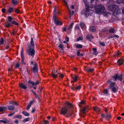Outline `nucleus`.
Wrapping results in <instances>:
<instances>
[{"label":"nucleus","mask_w":124,"mask_h":124,"mask_svg":"<svg viewBox=\"0 0 124 124\" xmlns=\"http://www.w3.org/2000/svg\"><path fill=\"white\" fill-rule=\"evenodd\" d=\"M11 2L14 5H16L17 3V1L16 0H12Z\"/></svg>","instance_id":"obj_37"},{"label":"nucleus","mask_w":124,"mask_h":124,"mask_svg":"<svg viewBox=\"0 0 124 124\" xmlns=\"http://www.w3.org/2000/svg\"><path fill=\"white\" fill-rule=\"evenodd\" d=\"M108 91L107 89H104L103 91V93L104 94H107Z\"/></svg>","instance_id":"obj_39"},{"label":"nucleus","mask_w":124,"mask_h":124,"mask_svg":"<svg viewBox=\"0 0 124 124\" xmlns=\"http://www.w3.org/2000/svg\"><path fill=\"white\" fill-rule=\"evenodd\" d=\"M118 63L119 65H121L124 64V59H119L118 61Z\"/></svg>","instance_id":"obj_15"},{"label":"nucleus","mask_w":124,"mask_h":124,"mask_svg":"<svg viewBox=\"0 0 124 124\" xmlns=\"http://www.w3.org/2000/svg\"><path fill=\"white\" fill-rule=\"evenodd\" d=\"M65 39L66 42H68L69 41V38L68 37H66L65 38Z\"/></svg>","instance_id":"obj_62"},{"label":"nucleus","mask_w":124,"mask_h":124,"mask_svg":"<svg viewBox=\"0 0 124 124\" xmlns=\"http://www.w3.org/2000/svg\"><path fill=\"white\" fill-rule=\"evenodd\" d=\"M4 40L3 38H1L0 40V45H3V44Z\"/></svg>","instance_id":"obj_42"},{"label":"nucleus","mask_w":124,"mask_h":124,"mask_svg":"<svg viewBox=\"0 0 124 124\" xmlns=\"http://www.w3.org/2000/svg\"><path fill=\"white\" fill-rule=\"evenodd\" d=\"M62 0L64 3V6L68 8V9L69 14H70V9L67 2L65 0Z\"/></svg>","instance_id":"obj_13"},{"label":"nucleus","mask_w":124,"mask_h":124,"mask_svg":"<svg viewBox=\"0 0 124 124\" xmlns=\"http://www.w3.org/2000/svg\"><path fill=\"white\" fill-rule=\"evenodd\" d=\"M85 103V101H83L80 102L78 104V105L80 107H81L82 106V105L84 104Z\"/></svg>","instance_id":"obj_36"},{"label":"nucleus","mask_w":124,"mask_h":124,"mask_svg":"<svg viewBox=\"0 0 124 124\" xmlns=\"http://www.w3.org/2000/svg\"><path fill=\"white\" fill-rule=\"evenodd\" d=\"M71 89L72 90H75V87L74 86V84L71 86Z\"/></svg>","instance_id":"obj_48"},{"label":"nucleus","mask_w":124,"mask_h":124,"mask_svg":"<svg viewBox=\"0 0 124 124\" xmlns=\"http://www.w3.org/2000/svg\"><path fill=\"white\" fill-rule=\"evenodd\" d=\"M64 75L63 74L61 73H58V77H59L61 78H62L64 77Z\"/></svg>","instance_id":"obj_33"},{"label":"nucleus","mask_w":124,"mask_h":124,"mask_svg":"<svg viewBox=\"0 0 124 124\" xmlns=\"http://www.w3.org/2000/svg\"><path fill=\"white\" fill-rule=\"evenodd\" d=\"M38 64L36 62H35L34 64V66L31 69V71L33 72H37L38 70Z\"/></svg>","instance_id":"obj_10"},{"label":"nucleus","mask_w":124,"mask_h":124,"mask_svg":"<svg viewBox=\"0 0 124 124\" xmlns=\"http://www.w3.org/2000/svg\"><path fill=\"white\" fill-rule=\"evenodd\" d=\"M7 121H4L3 120H0V123L3 122L4 124L7 123Z\"/></svg>","instance_id":"obj_53"},{"label":"nucleus","mask_w":124,"mask_h":124,"mask_svg":"<svg viewBox=\"0 0 124 124\" xmlns=\"http://www.w3.org/2000/svg\"><path fill=\"white\" fill-rule=\"evenodd\" d=\"M8 19L9 21L10 22L12 21V18L11 16H8Z\"/></svg>","instance_id":"obj_44"},{"label":"nucleus","mask_w":124,"mask_h":124,"mask_svg":"<svg viewBox=\"0 0 124 124\" xmlns=\"http://www.w3.org/2000/svg\"><path fill=\"white\" fill-rule=\"evenodd\" d=\"M58 47L61 49V50L62 51L63 50V46L62 44H59L58 46Z\"/></svg>","instance_id":"obj_38"},{"label":"nucleus","mask_w":124,"mask_h":124,"mask_svg":"<svg viewBox=\"0 0 124 124\" xmlns=\"http://www.w3.org/2000/svg\"><path fill=\"white\" fill-rule=\"evenodd\" d=\"M84 70L86 71L89 72H92L94 70V68H91L89 67H85L84 68Z\"/></svg>","instance_id":"obj_12"},{"label":"nucleus","mask_w":124,"mask_h":124,"mask_svg":"<svg viewBox=\"0 0 124 124\" xmlns=\"http://www.w3.org/2000/svg\"><path fill=\"white\" fill-rule=\"evenodd\" d=\"M112 81L110 79H109L108 80L106 83L107 84H109Z\"/></svg>","instance_id":"obj_60"},{"label":"nucleus","mask_w":124,"mask_h":124,"mask_svg":"<svg viewBox=\"0 0 124 124\" xmlns=\"http://www.w3.org/2000/svg\"><path fill=\"white\" fill-rule=\"evenodd\" d=\"M86 38L87 39L90 40L93 39V37L91 34H88L86 36Z\"/></svg>","instance_id":"obj_17"},{"label":"nucleus","mask_w":124,"mask_h":124,"mask_svg":"<svg viewBox=\"0 0 124 124\" xmlns=\"http://www.w3.org/2000/svg\"><path fill=\"white\" fill-rule=\"evenodd\" d=\"M112 78L114 81H116L117 80L121 81L122 79V74L119 75L118 74H116L113 76Z\"/></svg>","instance_id":"obj_7"},{"label":"nucleus","mask_w":124,"mask_h":124,"mask_svg":"<svg viewBox=\"0 0 124 124\" xmlns=\"http://www.w3.org/2000/svg\"><path fill=\"white\" fill-rule=\"evenodd\" d=\"M20 12V10L19 9H17L15 10V12L17 13H18Z\"/></svg>","instance_id":"obj_54"},{"label":"nucleus","mask_w":124,"mask_h":124,"mask_svg":"<svg viewBox=\"0 0 124 124\" xmlns=\"http://www.w3.org/2000/svg\"><path fill=\"white\" fill-rule=\"evenodd\" d=\"M86 114V111H84L82 110H81V115H85Z\"/></svg>","instance_id":"obj_45"},{"label":"nucleus","mask_w":124,"mask_h":124,"mask_svg":"<svg viewBox=\"0 0 124 124\" xmlns=\"http://www.w3.org/2000/svg\"><path fill=\"white\" fill-rule=\"evenodd\" d=\"M111 89H112V91L114 93H116L118 90L117 87V86H115Z\"/></svg>","instance_id":"obj_25"},{"label":"nucleus","mask_w":124,"mask_h":124,"mask_svg":"<svg viewBox=\"0 0 124 124\" xmlns=\"http://www.w3.org/2000/svg\"><path fill=\"white\" fill-rule=\"evenodd\" d=\"M83 39V37H82L81 36L78 38L76 40L77 41H80L82 40Z\"/></svg>","instance_id":"obj_40"},{"label":"nucleus","mask_w":124,"mask_h":124,"mask_svg":"<svg viewBox=\"0 0 124 124\" xmlns=\"http://www.w3.org/2000/svg\"><path fill=\"white\" fill-rule=\"evenodd\" d=\"M22 116L20 115H18L15 117L16 118H18L19 119L21 118Z\"/></svg>","instance_id":"obj_52"},{"label":"nucleus","mask_w":124,"mask_h":124,"mask_svg":"<svg viewBox=\"0 0 124 124\" xmlns=\"http://www.w3.org/2000/svg\"><path fill=\"white\" fill-rule=\"evenodd\" d=\"M28 83L30 84H32L33 86H37V85L39 84V82L38 81H37L34 83L33 81L29 80L28 81Z\"/></svg>","instance_id":"obj_11"},{"label":"nucleus","mask_w":124,"mask_h":124,"mask_svg":"<svg viewBox=\"0 0 124 124\" xmlns=\"http://www.w3.org/2000/svg\"><path fill=\"white\" fill-rule=\"evenodd\" d=\"M63 42V43H66V44H67V47L68 48H69V46L68 45V43H66V41H64Z\"/></svg>","instance_id":"obj_58"},{"label":"nucleus","mask_w":124,"mask_h":124,"mask_svg":"<svg viewBox=\"0 0 124 124\" xmlns=\"http://www.w3.org/2000/svg\"><path fill=\"white\" fill-rule=\"evenodd\" d=\"M15 113V112H13L12 113H10L8 115V116H12Z\"/></svg>","instance_id":"obj_56"},{"label":"nucleus","mask_w":124,"mask_h":124,"mask_svg":"<svg viewBox=\"0 0 124 124\" xmlns=\"http://www.w3.org/2000/svg\"><path fill=\"white\" fill-rule=\"evenodd\" d=\"M54 10L53 15L54 16H56L55 15L56 14V13H57L56 11L57 9H58V8L56 6H55L54 7Z\"/></svg>","instance_id":"obj_29"},{"label":"nucleus","mask_w":124,"mask_h":124,"mask_svg":"<svg viewBox=\"0 0 124 124\" xmlns=\"http://www.w3.org/2000/svg\"><path fill=\"white\" fill-rule=\"evenodd\" d=\"M106 114L105 115V117L107 119H109L111 118L110 114L109 113H106Z\"/></svg>","instance_id":"obj_26"},{"label":"nucleus","mask_w":124,"mask_h":124,"mask_svg":"<svg viewBox=\"0 0 124 124\" xmlns=\"http://www.w3.org/2000/svg\"><path fill=\"white\" fill-rule=\"evenodd\" d=\"M80 25L81 29H85L86 28V26L84 23L81 22L80 24Z\"/></svg>","instance_id":"obj_24"},{"label":"nucleus","mask_w":124,"mask_h":124,"mask_svg":"<svg viewBox=\"0 0 124 124\" xmlns=\"http://www.w3.org/2000/svg\"><path fill=\"white\" fill-rule=\"evenodd\" d=\"M49 122L47 120H45L42 124H49Z\"/></svg>","instance_id":"obj_46"},{"label":"nucleus","mask_w":124,"mask_h":124,"mask_svg":"<svg viewBox=\"0 0 124 124\" xmlns=\"http://www.w3.org/2000/svg\"><path fill=\"white\" fill-rule=\"evenodd\" d=\"M53 20L54 23L56 26H61L62 24V23L56 16H53Z\"/></svg>","instance_id":"obj_6"},{"label":"nucleus","mask_w":124,"mask_h":124,"mask_svg":"<svg viewBox=\"0 0 124 124\" xmlns=\"http://www.w3.org/2000/svg\"><path fill=\"white\" fill-rule=\"evenodd\" d=\"M35 45L33 41V38H31V41L30 44L28 45V48L26 50V52L28 54L32 57H34L35 54V50L34 49Z\"/></svg>","instance_id":"obj_2"},{"label":"nucleus","mask_w":124,"mask_h":124,"mask_svg":"<svg viewBox=\"0 0 124 124\" xmlns=\"http://www.w3.org/2000/svg\"><path fill=\"white\" fill-rule=\"evenodd\" d=\"M81 86L80 85H79L77 87H75V90H79L81 89Z\"/></svg>","instance_id":"obj_47"},{"label":"nucleus","mask_w":124,"mask_h":124,"mask_svg":"<svg viewBox=\"0 0 124 124\" xmlns=\"http://www.w3.org/2000/svg\"><path fill=\"white\" fill-rule=\"evenodd\" d=\"M28 68H29V67H26V70L27 71V73L28 74H29L30 73V71L28 70Z\"/></svg>","instance_id":"obj_57"},{"label":"nucleus","mask_w":124,"mask_h":124,"mask_svg":"<svg viewBox=\"0 0 124 124\" xmlns=\"http://www.w3.org/2000/svg\"><path fill=\"white\" fill-rule=\"evenodd\" d=\"M66 107L63 108L60 111V113L63 115L67 114L68 111V107L70 105V102L69 101L66 102L65 103Z\"/></svg>","instance_id":"obj_5"},{"label":"nucleus","mask_w":124,"mask_h":124,"mask_svg":"<svg viewBox=\"0 0 124 124\" xmlns=\"http://www.w3.org/2000/svg\"><path fill=\"white\" fill-rule=\"evenodd\" d=\"M14 10V8L12 7H11L9 8L8 10L7 11L9 13H11Z\"/></svg>","instance_id":"obj_30"},{"label":"nucleus","mask_w":124,"mask_h":124,"mask_svg":"<svg viewBox=\"0 0 124 124\" xmlns=\"http://www.w3.org/2000/svg\"><path fill=\"white\" fill-rule=\"evenodd\" d=\"M99 43L100 46H105V44L104 42H100Z\"/></svg>","instance_id":"obj_41"},{"label":"nucleus","mask_w":124,"mask_h":124,"mask_svg":"<svg viewBox=\"0 0 124 124\" xmlns=\"http://www.w3.org/2000/svg\"><path fill=\"white\" fill-rule=\"evenodd\" d=\"M34 102V101H31L30 102L29 104L31 106V105L33 104V102Z\"/></svg>","instance_id":"obj_55"},{"label":"nucleus","mask_w":124,"mask_h":124,"mask_svg":"<svg viewBox=\"0 0 124 124\" xmlns=\"http://www.w3.org/2000/svg\"><path fill=\"white\" fill-rule=\"evenodd\" d=\"M2 108H3V110H4V111H6V109H7V108L6 107H2Z\"/></svg>","instance_id":"obj_64"},{"label":"nucleus","mask_w":124,"mask_h":124,"mask_svg":"<svg viewBox=\"0 0 124 124\" xmlns=\"http://www.w3.org/2000/svg\"><path fill=\"white\" fill-rule=\"evenodd\" d=\"M19 66V63H17L15 66V68H18Z\"/></svg>","instance_id":"obj_49"},{"label":"nucleus","mask_w":124,"mask_h":124,"mask_svg":"<svg viewBox=\"0 0 124 124\" xmlns=\"http://www.w3.org/2000/svg\"><path fill=\"white\" fill-rule=\"evenodd\" d=\"M103 13L104 14V15L105 16L107 17L108 16L110 15V13L108 12H106L105 10V12Z\"/></svg>","instance_id":"obj_32"},{"label":"nucleus","mask_w":124,"mask_h":124,"mask_svg":"<svg viewBox=\"0 0 124 124\" xmlns=\"http://www.w3.org/2000/svg\"><path fill=\"white\" fill-rule=\"evenodd\" d=\"M12 23L16 25H19V24L15 21H13L12 22Z\"/></svg>","instance_id":"obj_43"},{"label":"nucleus","mask_w":124,"mask_h":124,"mask_svg":"<svg viewBox=\"0 0 124 124\" xmlns=\"http://www.w3.org/2000/svg\"><path fill=\"white\" fill-rule=\"evenodd\" d=\"M1 10H2V12L3 13H4L5 12L6 10L5 9L3 8Z\"/></svg>","instance_id":"obj_59"},{"label":"nucleus","mask_w":124,"mask_h":124,"mask_svg":"<svg viewBox=\"0 0 124 124\" xmlns=\"http://www.w3.org/2000/svg\"><path fill=\"white\" fill-rule=\"evenodd\" d=\"M109 32L110 33H116V31L114 28H112L109 30Z\"/></svg>","instance_id":"obj_22"},{"label":"nucleus","mask_w":124,"mask_h":124,"mask_svg":"<svg viewBox=\"0 0 124 124\" xmlns=\"http://www.w3.org/2000/svg\"><path fill=\"white\" fill-rule=\"evenodd\" d=\"M15 107L14 106L9 105L8 106V109L10 111H12L14 110Z\"/></svg>","instance_id":"obj_21"},{"label":"nucleus","mask_w":124,"mask_h":124,"mask_svg":"<svg viewBox=\"0 0 124 124\" xmlns=\"http://www.w3.org/2000/svg\"><path fill=\"white\" fill-rule=\"evenodd\" d=\"M23 53L24 51L23 48H22L21 53V62L22 64L24 65L26 64V63L24 62V57Z\"/></svg>","instance_id":"obj_9"},{"label":"nucleus","mask_w":124,"mask_h":124,"mask_svg":"<svg viewBox=\"0 0 124 124\" xmlns=\"http://www.w3.org/2000/svg\"><path fill=\"white\" fill-rule=\"evenodd\" d=\"M89 30L93 32H95L96 31V27L95 26H91L89 28Z\"/></svg>","instance_id":"obj_14"},{"label":"nucleus","mask_w":124,"mask_h":124,"mask_svg":"<svg viewBox=\"0 0 124 124\" xmlns=\"http://www.w3.org/2000/svg\"><path fill=\"white\" fill-rule=\"evenodd\" d=\"M35 109L34 108H33L31 111V112L32 113H34L35 112Z\"/></svg>","instance_id":"obj_63"},{"label":"nucleus","mask_w":124,"mask_h":124,"mask_svg":"<svg viewBox=\"0 0 124 124\" xmlns=\"http://www.w3.org/2000/svg\"><path fill=\"white\" fill-rule=\"evenodd\" d=\"M22 113L25 116H28L30 115L26 111H23L22 112Z\"/></svg>","instance_id":"obj_31"},{"label":"nucleus","mask_w":124,"mask_h":124,"mask_svg":"<svg viewBox=\"0 0 124 124\" xmlns=\"http://www.w3.org/2000/svg\"><path fill=\"white\" fill-rule=\"evenodd\" d=\"M52 75L54 78L56 79L58 77V73L56 74V72L54 73L53 72H52Z\"/></svg>","instance_id":"obj_23"},{"label":"nucleus","mask_w":124,"mask_h":124,"mask_svg":"<svg viewBox=\"0 0 124 124\" xmlns=\"http://www.w3.org/2000/svg\"><path fill=\"white\" fill-rule=\"evenodd\" d=\"M110 9L112 11L113 15V17L114 18V20H124L123 15L121 13V10L118 6L115 5L111 6Z\"/></svg>","instance_id":"obj_1"},{"label":"nucleus","mask_w":124,"mask_h":124,"mask_svg":"<svg viewBox=\"0 0 124 124\" xmlns=\"http://www.w3.org/2000/svg\"><path fill=\"white\" fill-rule=\"evenodd\" d=\"M19 85L20 87L24 89H26L27 88V86L25 85L23 83L19 84Z\"/></svg>","instance_id":"obj_16"},{"label":"nucleus","mask_w":124,"mask_h":124,"mask_svg":"<svg viewBox=\"0 0 124 124\" xmlns=\"http://www.w3.org/2000/svg\"><path fill=\"white\" fill-rule=\"evenodd\" d=\"M71 77L72 78V79L71 81V82H75L77 81L78 77L77 76H75L74 77H73L71 75Z\"/></svg>","instance_id":"obj_18"},{"label":"nucleus","mask_w":124,"mask_h":124,"mask_svg":"<svg viewBox=\"0 0 124 124\" xmlns=\"http://www.w3.org/2000/svg\"><path fill=\"white\" fill-rule=\"evenodd\" d=\"M95 8L96 13L99 14H101L104 13L105 11L104 7L101 5H99L95 6Z\"/></svg>","instance_id":"obj_4"},{"label":"nucleus","mask_w":124,"mask_h":124,"mask_svg":"<svg viewBox=\"0 0 124 124\" xmlns=\"http://www.w3.org/2000/svg\"><path fill=\"white\" fill-rule=\"evenodd\" d=\"M93 54L96 55L98 54V53L97 52V49L96 48H93Z\"/></svg>","instance_id":"obj_28"},{"label":"nucleus","mask_w":124,"mask_h":124,"mask_svg":"<svg viewBox=\"0 0 124 124\" xmlns=\"http://www.w3.org/2000/svg\"><path fill=\"white\" fill-rule=\"evenodd\" d=\"M30 120V117H27V118H25L23 120V121L25 123L26 122Z\"/></svg>","instance_id":"obj_35"},{"label":"nucleus","mask_w":124,"mask_h":124,"mask_svg":"<svg viewBox=\"0 0 124 124\" xmlns=\"http://www.w3.org/2000/svg\"><path fill=\"white\" fill-rule=\"evenodd\" d=\"M115 82L111 83L110 85H109V88L111 89L112 88L115 86Z\"/></svg>","instance_id":"obj_27"},{"label":"nucleus","mask_w":124,"mask_h":124,"mask_svg":"<svg viewBox=\"0 0 124 124\" xmlns=\"http://www.w3.org/2000/svg\"><path fill=\"white\" fill-rule=\"evenodd\" d=\"M80 51H78L77 52V54L78 56H80Z\"/></svg>","instance_id":"obj_61"},{"label":"nucleus","mask_w":124,"mask_h":124,"mask_svg":"<svg viewBox=\"0 0 124 124\" xmlns=\"http://www.w3.org/2000/svg\"><path fill=\"white\" fill-rule=\"evenodd\" d=\"M9 103L12 104L13 106L17 105L18 106V105L17 102L16 101H9Z\"/></svg>","instance_id":"obj_19"},{"label":"nucleus","mask_w":124,"mask_h":124,"mask_svg":"<svg viewBox=\"0 0 124 124\" xmlns=\"http://www.w3.org/2000/svg\"><path fill=\"white\" fill-rule=\"evenodd\" d=\"M93 109L94 111L96 112H99L100 111V109L97 107H93Z\"/></svg>","instance_id":"obj_20"},{"label":"nucleus","mask_w":124,"mask_h":124,"mask_svg":"<svg viewBox=\"0 0 124 124\" xmlns=\"http://www.w3.org/2000/svg\"><path fill=\"white\" fill-rule=\"evenodd\" d=\"M31 106L30 105L28 104L26 108V109L28 110L30 108V107Z\"/></svg>","instance_id":"obj_51"},{"label":"nucleus","mask_w":124,"mask_h":124,"mask_svg":"<svg viewBox=\"0 0 124 124\" xmlns=\"http://www.w3.org/2000/svg\"><path fill=\"white\" fill-rule=\"evenodd\" d=\"M83 1L86 7L84 14L85 15L86 17H87L88 16L90 15L93 12L92 10H91L89 9V8H93V7L92 6L90 7L89 5L88 4V2L86 0H83Z\"/></svg>","instance_id":"obj_3"},{"label":"nucleus","mask_w":124,"mask_h":124,"mask_svg":"<svg viewBox=\"0 0 124 124\" xmlns=\"http://www.w3.org/2000/svg\"><path fill=\"white\" fill-rule=\"evenodd\" d=\"M70 110H71V111H70V117L71 116V118L74 117L75 116V113L73 110V105L70 103Z\"/></svg>","instance_id":"obj_8"},{"label":"nucleus","mask_w":124,"mask_h":124,"mask_svg":"<svg viewBox=\"0 0 124 124\" xmlns=\"http://www.w3.org/2000/svg\"><path fill=\"white\" fill-rule=\"evenodd\" d=\"M76 47L78 48H81L83 47V46L80 44H77L76 45Z\"/></svg>","instance_id":"obj_34"},{"label":"nucleus","mask_w":124,"mask_h":124,"mask_svg":"<svg viewBox=\"0 0 124 124\" xmlns=\"http://www.w3.org/2000/svg\"><path fill=\"white\" fill-rule=\"evenodd\" d=\"M11 24L10 23H7L5 25V26L7 27H8L10 26Z\"/></svg>","instance_id":"obj_50"}]
</instances>
